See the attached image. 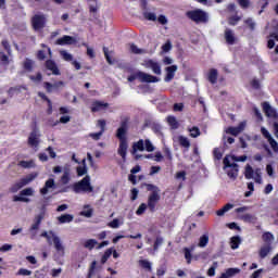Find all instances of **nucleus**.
Segmentation results:
<instances>
[{"instance_id": "f257e3e1", "label": "nucleus", "mask_w": 278, "mask_h": 278, "mask_svg": "<svg viewBox=\"0 0 278 278\" xmlns=\"http://www.w3.org/2000/svg\"><path fill=\"white\" fill-rule=\"evenodd\" d=\"M236 162H247V155H226L224 157V170H226L230 179H236L238 177L239 169Z\"/></svg>"}, {"instance_id": "f03ea898", "label": "nucleus", "mask_w": 278, "mask_h": 278, "mask_svg": "<svg viewBox=\"0 0 278 278\" xmlns=\"http://www.w3.org/2000/svg\"><path fill=\"white\" fill-rule=\"evenodd\" d=\"M187 18H190L193 23L199 24H205L210 23V13L201 10V9H195L188 11L186 13Z\"/></svg>"}, {"instance_id": "7ed1b4c3", "label": "nucleus", "mask_w": 278, "mask_h": 278, "mask_svg": "<svg viewBox=\"0 0 278 278\" xmlns=\"http://www.w3.org/2000/svg\"><path fill=\"white\" fill-rule=\"evenodd\" d=\"M73 190L76 194H81V192L90 194V192H94V187L90 182V176L87 175L80 181L75 182Z\"/></svg>"}, {"instance_id": "20e7f679", "label": "nucleus", "mask_w": 278, "mask_h": 278, "mask_svg": "<svg viewBox=\"0 0 278 278\" xmlns=\"http://www.w3.org/2000/svg\"><path fill=\"white\" fill-rule=\"evenodd\" d=\"M138 151H148V153H153V151H155V146H153V142H151L150 139H140L132 144V155H136Z\"/></svg>"}, {"instance_id": "39448f33", "label": "nucleus", "mask_w": 278, "mask_h": 278, "mask_svg": "<svg viewBox=\"0 0 278 278\" xmlns=\"http://www.w3.org/2000/svg\"><path fill=\"white\" fill-rule=\"evenodd\" d=\"M136 79H139L142 84H157L160 81V78L144 72H137L128 77V81H136Z\"/></svg>"}, {"instance_id": "423d86ee", "label": "nucleus", "mask_w": 278, "mask_h": 278, "mask_svg": "<svg viewBox=\"0 0 278 278\" xmlns=\"http://www.w3.org/2000/svg\"><path fill=\"white\" fill-rule=\"evenodd\" d=\"M38 177V173H31L25 176L24 178H21L18 181H16L12 187L10 188V192H18L21 188H25V186H28V184H31L34 179Z\"/></svg>"}, {"instance_id": "0eeeda50", "label": "nucleus", "mask_w": 278, "mask_h": 278, "mask_svg": "<svg viewBox=\"0 0 278 278\" xmlns=\"http://www.w3.org/2000/svg\"><path fill=\"white\" fill-rule=\"evenodd\" d=\"M244 177L245 179H254L256 184H262V169L261 168L253 169V167L248 164L245 166Z\"/></svg>"}, {"instance_id": "6e6552de", "label": "nucleus", "mask_w": 278, "mask_h": 278, "mask_svg": "<svg viewBox=\"0 0 278 278\" xmlns=\"http://www.w3.org/2000/svg\"><path fill=\"white\" fill-rule=\"evenodd\" d=\"M40 129L34 128L33 131L28 136V146L30 149L37 151L38 147L40 146V138H41Z\"/></svg>"}, {"instance_id": "1a4fd4ad", "label": "nucleus", "mask_w": 278, "mask_h": 278, "mask_svg": "<svg viewBox=\"0 0 278 278\" xmlns=\"http://www.w3.org/2000/svg\"><path fill=\"white\" fill-rule=\"evenodd\" d=\"M35 190L34 188L29 187V188H26V189H23L21 192H20V195H14L13 197V201L15 203L17 202H22V203H29V199L26 198V197H34L35 194Z\"/></svg>"}, {"instance_id": "9d476101", "label": "nucleus", "mask_w": 278, "mask_h": 278, "mask_svg": "<svg viewBox=\"0 0 278 278\" xmlns=\"http://www.w3.org/2000/svg\"><path fill=\"white\" fill-rule=\"evenodd\" d=\"M160 190L155 189V191H152L150 195L148 197V208L150 212H155V206L157 203H160Z\"/></svg>"}, {"instance_id": "9b49d317", "label": "nucleus", "mask_w": 278, "mask_h": 278, "mask_svg": "<svg viewBox=\"0 0 278 278\" xmlns=\"http://www.w3.org/2000/svg\"><path fill=\"white\" fill-rule=\"evenodd\" d=\"M142 66H144V68H151L154 75H162V66L156 61L146 60L142 62Z\"/></svg>"}, {"instance_id": "f8f14e48", "label": "nucleus", "mask_w": 278, "mask_h": 278, "mask_svg": "<svg viewBox=\"0 0 278 278\" xmlns=\"http://www.w3.org/2000/svg\"><path fill=\"white\" fill-rule=\"evenodd\" d=\"M34 29H42L47 23V17L45 15H35L31 20Z\"/></svg>"}, {"instance_id": "ddd939ff", "label": "nucleus", "mask_w": 278, "mask_h": 278, "mask_svg": "<svg viewBox=\"0 0 278 278\" xmlns=\"http://www.w3.org/2000/svg\"><path fill=\"white\" fill-rule=\"evenodd\" d=\"M244 129H247V121L241 122L237 127H228L226 134H230V136H239Z\"/></svg>"}, {"instance_id": "4468645a", "label": "nucleus", "mask_w": 278, "mask_h": 278, "mask_svg": "<svg viewBox=\"0 0 278 278\" xmlns=\"http://www.w3.org/2000/svg\"><path fill=\"white\" fill-rule=\"evenodd\" d=\"M50 233L52 235L51 244L54 245L55 251H58V253H64V244H62V239H60V237H58V235L51 230Z\"/></svg>"}, {"instance_id": "2eb2a0df", "label": "nucleus", "mask_w": 278, "mask_h": 278, "mask_svg": "<svg viewBox=\"0 0 278 278\" xmlns=\"http://www.w3.org/2000/svg\"><path fill=\"white\" fill-rule=\"evenodd\" d=\"M263 112L268 118H278L277 110L270 106V103H263Z\"/></svg>"}, {"instance_id": "dca6fc26", "label": "nucleus", "mask_w": 278, "mask_h": 278, "mask_svg": "<svg viewBox=\"0 0 278 278\" xmlns=\"http://www.w3.org/2000/svg\"><path fill=\"white\" fill-rule=\"evenodd\" d=\"M224 38L227 45H236V42H238V37H236V33H233V30L229 28L225 29Z\"/></svg>"}, {"instance_id": "f3484780", "label": "nucleus", "mask_w": 278, "mask_h": 278, "mask_svg": "<svg viewBox=\"0 0 278 278\" xmlns=\"http://www.w3.org/2000/svg\"><path fill=\"white\" fill-rule=\"evenodd\" d=\"M71 182V166L66 165L63 167V174L60 178L62 186H67Z\"/></svg>"}, {"instance_id": "a211bd4d", "label": "nucleus", "mask_w": 278, "mask_h": 278, "mask_svg": "<svg viewBox=\"0 0 278 278\" xmlns=\"http://www.w3.org/2000/svg\"><path fill=\"white\" fill-rule=\"evenodd\" d=\"M127 149H129L127 141H119L117 153L121 155L123 162H127Z\"/></svg>"}, {"instance_id": "6ab92c4d", "label": "nucleus", "mask_w": 278, "mask_h": 278, "mask_svg": "<svg viewBox=\"0 0 278 278\" xmlns=\"http://www.w3.org/2000/svg\"><path fill=\"white\" fill-rule=\"evenodd\" d=\"M127 124L122 123V126L117 129L116 138H118L119 142H127Z\"/></svg>"}, {"instance_id": "aec40b11", "label": "nucleus", "mask_w": 278, "mask_h": 278, "mask_svg": "<svg viewBox=\"0 0 278 278\" xmlns=\"http://www.w3.org/2000/svg\"><path fill=\"white\" fill-rule=\"evenodd\" d=\"M108 108H110L108 102L94 101L91 104V112H103V110H108Z\"/></svg>"}, {"instance_id": "412c9836", "label": "nucleus", "mask_w": 278, "mask_h": 278, "mask_svg": "<svg viewBox=\"0 0 278 278\" xmlns=\"http://www.w3.org/2000/svg\"><path fill=\"white\" fill-rule=\"evenodd\" d=\"M177 65H172L165 68L166 71V76L164 78V81L168 83V81H173V79H175V73H177Z\"/></svg>"}, {"instance_id": "4be33fe9", "label": "nucleus", "mask_w": 278, "mask_h": 278, "mask_svg": "<svg viewBox=\"0 0 278 278\" xmlns=\"http://www.w3.org/2000/svg\"><path fill=\"white\" fill-rule=\"evenodd\" d=\"M162 244H164V238H162V237H156V239H155V241H154V244H153V249L148 248V249H147V252H148L150 255H155V252L160 249V247H162Z\"/></svg>"}, {"instance_id": "5701e85b", "label": "nucleus", "mask_w": 278, "mask_h": 278, "mask_svg": "<svg viewBox=\"0 0 278 278\" xmlns=\"http://www.w3.org/2000/svg\"><path fill=\"white\" fill-rule=\"evenodd\" d=\"M77 42V39H75L72 36L65 35L56 40V45H75Z\"/></svg>"}, {"instance_id": "b1692460", "label": "nucleus", "mask_w": 278, "mask_h": 278, "mask_svg": "<svg viewBox=\"0 0 278 278\" xmlns=\"http://www.w3.org/2000/svg\"><path fill=\"white\" fill-rule=\"evenodd\" d=\"M22 66L26 73H31V71H34V68L36 66V62H34V60H31V59H25L22 62Z\"/></svg>"}, {"instance_id": "393cba45", "label": "nucleus", "mask_w": 278, "mask_h": 278, "mask_svg": "<svg viewBox=\"0 0 278 278\" xmlns=\"http://www.w3.org/2000/svg\"><path fill=\"white\" fill-rule=\"evenodd\" d=\"M51 188H55V180L53 178H49L46 181L45 187L40 189V194H49Z\"/></svg>"}, {"instance_id": "a878e982", "label": "nucleus", "mask_w": 278, "mask_h": 278, "mask_svg": "<svg viewBox=\"0 0 278 278\" xmlns=\"http://www.w3.org/2000/svg\"><path fill=\"white\" fill-rule=\"evenodd\" d=\"M61 86H64V81H58L54 84L43 83V88H46L47 92H53V90H58Z\"/></svg>"}, {"instance_id": "bb28decb", "label": "nucleus", "mask_w": 278, "mask_h": 278, "mask_svg": "<svg viewBox=\"0 0 278 278\" xmlns=\"http://www.w3.org/2000/svg\"><path fill=\"white\" fill-rule=\"evenodd\" d=\"M46 68L51 71L52 75H60V70L58 68V64H55L52 60L46 61Z\"/></svg>"}, {"instance_id": "cd10ccee", "label": "nucleus", "mask_w": 278, "mask_h": 278, "mask_svg": "<svg viewBox=\"0 0 278 278\" xmlns=\"http://www.w3.org/2000/svg\"><path fill=\"white\" fill-rule=\"evenodd\" d=\"M240 218L243 220V223H252L253 225L257 223V216L251 213H245L241 215Z\"/></svg>"}, {"instance_id": "c85d7f7f", "label": "nucleus", "mask_w": 278, "mask_h": 278, "mask_svg": "<svg viewBox=\"0 0 278 278\" xmlns=\"http://www.w3.org/2000/svg\"><path fill=\"white\" fill-rule=\"evenodd\" d=\"M273 251V247L270 244H264L258 252V255L262 260L268 256V253Z\"/></svg>"}, {"instance_id": "c756f323", "label": "nucleus", "mask_w": 278, "mask_h": 278, "mask_svg": "<svg viewBox=\"0 0 278 278\" xmlns=\"http://www.w3.org/2000/svg\"><path fill=\"white\" fill-rule=\"evenodd\" d=\"M207 79L211 84H216V81H218V70L211 68L207 74Z\"/></svg>"}, {"instance_id": "7c9ffc66", "label": "nucleus", "mask_w": 278, "mask_h": 278, "mask_svg": "<svg viewBox=\"0 0 278 278\" xmlns=\"http://www.w3.org/2000/svg\"><path fill=\"white\" fill-rule=\"evenodd\" d=\"M74 218L75 216H73L72 214H63L56 217V220H59L61 225H64L66 223H73Z\"/></svg>"}, {"instance_id": "2f4dec72", "label": "nucleus", "mask_w": 278, "mask_h": 278, "mask_svg": "<svg viewBox=\"0 0 278 278\" xmlns=\"http://www.w3.org/2000/svg\"><path fill=\"white\" fill-rule=\"evenodd\" d=\"M129 51L136 55H144V53H147V50L138 48L135 43L129 45Z\"/></svg>"}, {"instance_id": "473e14b6", "label": "nucleus", "mask_w": 278, "mask_h": 278, "mask_svg": "<svg viewBox=\"0 0 278 278\" xmlns=\"http://www.w3.org/2000/svg\"><path fill=\"white\" fill-rule=\"evenodd\" d=\"M39 229H40V226L38 224H34V223L31 224L30 228L28 229L31 240H36Z\"/></svg>"}, {"instance_id": "72a5a7b5", "label": "nucleus", "mask_w": 278, "mask_h": 278, "mask_svg": "<svg viewBox=\"0 0 278 278\" xmlns=\"http://www.w3.org/2000/svg\"><path fill=\"white\" fill-rule=\"evenodd\" d=\"M208 243H210V236L203 235L199 239L198 247L200 249H205V247H207Z\"/></svg>"}, {"instance_id": "f704fd0d", "label": "nucleus", "mask_w": 278, "mask_h": 278, "mask_svg": "<svg viewBox=\"0 0 278 278\" xmlns=\"http://www.w3.org/2000/svg\"><path fill=\"white\" fill-rule=\"evenodd\" d=\"M80 216H85V218H92V207H90V204H86L80 212Z\"/></svg>"}, {"instance_id": "c9c22d12", "label": "nucleus", "mask_w": 278, "mask_h": 278, "mask_svg": "<svg viewBox=\"0 0 278 278\" xmlns=\"http://www.w3.org/2000/svg\"><path fill=\"white\" fill-rule=\"evenodd\" d=\"M263 240L266 242V244L271 245L275 240V235L273 232H265L262 236Z\"/></svg>"}, {"instance_id": "e433bc0d", "label": "nucleus", "mask_w": 278, "mask_h": 278, "mask_svg": "<svg viewBox=\"0 0 278 278\" xmlns=\"http://www.w3.org/2000/svg\"><path fill=\"white\" fill-rule=\"evenodd\" d=\"M178 142L180 147H184L185 149H190V140L188 137L179 136Z\"/></svg>"}, {"instance_id": "4c0bfd02", "label": "nucleus", "mask_w": 278, "mask_h": 278, "mask_svg": "<svg viewBox=\"0 0 278 278\" xmlns=\"http://www.w3.org/2000/svg\"><path fill=\"white\" fill-rule=\"evenodd\" d=\"M229 210H233V204H230V203L226 204L223 208L218 210L216 214L218 216H225V214H227Z\"/></svg>"}, {"instance_id": "58836bf2", "label": "nucleus", "mask_w": 278, "mask_h": 278, "mask_svg": "<svg viewBox=\"0 0 278 278\" xmlns=\"http://www.w3.org/2000/svg\"><path fill=\"white\" fill-rule=\"evenodd\" d=\"M98 242L94 239H89L84 242L85 249H88L89 251H92L94 247H97Z\"/></svg>"}, {"instance_id": "ea45409f", "label": "nucleus", "mask_w": 278, "mask_h": 278, "mask_svg": "<svg viewBox=\"0 0 278 278\" xmlns=\"http://www.w3.org/2000/svg\"><path fill=\"white\" fill-rule=\"evenodd\" d=\"M242 242V240L240 239V237H232L230 239V248L232 250L238 249V247H240V243Z\"/></svg>"}, {"instance_id": "a19ab883", "label": "nucleus", "mask_w": 278, "mask_h": 278, "mask_svg": "<svg viewBox=\"0 0 278 278\" xmlns=\"http://www.w3.org/2000/svg\"><path fill=\"white\" fill-rule=\"evenodd\" d=\"M143 18H146V21L155 22V21H157V15L153 12L144 11Z\"/></svg>"}, {"instance_id": "79ce46f5", "label": "nucleus", "mask_w": 278, "mask_h": 278, "mask_svg": "<svg viewBox=\"0 0 278 278\" xmlns=\"http://www.w3.org/2000/svg\"><path fill=\"white\" fill-rule=\"evenodd\" d=\"M191 138H199L201 136V129L199 127L193 126L192 128H188Z\"/></svg>"}, {"instance_id": "37998d69", "label": "nucleus", "mask_w": 278, "mask_h": 278, "mask_svg": "<svg viewBox=\"0 0 278 278\" xmlns=\"http://www.w3.org/2000/svg\"><path fill=\"white\" fill-rule=\"evenodd\" d=\"M18 166H21L22 168H34V166H36V163H34V161H21L18 163Z\"/></svg>"}, {"instance_id": "c03bdc74", "label": "nucleus", "mask_w": 278, "mask_h": 278, "mask_svg": "<svg viewBox=\"0 0 278 278\" xmlns=\"http://www.w3.org/2000/svg\"><path fill=\"white\" fill-rule=\"evenodd\" d=\"M121 225H123V222H121V219L118 218H115L108 224V227H110L111 229H118Z\"/></svg>"}, {"instance_id": "a18cd8bd", "label": "nucleus", "mask_w": 278, "mask_h": 278, "mask_svg": "<svg viewBox=\"0 0 278 278\" xmlns=\"http://www.w3.org/2000/svg\"><path fill=\"white\" fill-rule=\"evenodd\" d=\"M167 123L170 125L172 129H177L179 127V123L177 122V118L174 116L167 117Z\"/></svg>"}, {"instance_id": "49530a36", "label": "nucleus", "mask_w": 278, "mask_h": 278, "mask_svg": "<svg viewBox=\"0 0 278 278\" xmlns=\"http://www.w3.org/2000/svg\"><path fill=\"white\" fill-rule=\"evenodd\" d=\"M60 55L65 60V62H73V54L68 53L66 50H61Z\"/></svg>"}, {"instance_id": "de8ad7c7", "label": "nucleus", "mask_w": 278, "mask_h": 278, "mask_svg": "<svg viewBox=\"0 0 278 278\" xmlns=\"http://www.w3.org/2000/svg\"><path fill=\"white\" fill-rule=\"evenodd\" d=\"M0 62L1 66H8V64H10V59L5 55L3 51H0Z\"/></svg>"}, {"instance_id": "09e8293b", "label": "nucleus", "mask_w": 278, "mask_h": 278, "mask_svg": "<svg viewBox=\"0 0 278 278\" xmlns=\"http://www.w3.org/2000/svg\"><path fill=\"white\" fill-rule=\"evenodd\" d=\"M18 277H29L31 275V270L26 268H20L16 273Z\"/></svg>"}, {"instance_id": "8fccbe9b", "label": "nucleus", "mask_w": 278, "mask_h": 278, "mask_svg": "<svg viewBox=\"0 0 278 278\" xmlns=\"http://www.w3.org/2000/svg\"><path fill=\"white\" fill-rule=\"evenodd\" d=\"M76 173L78 175V177H84V175H87L88 174V167L87 166H78L76 168Z\"/></svg>"}, {"instance_id": "3c124183", "label": "nucleus", "mask_w": 278, "mask_h": 278, "mask_svg": "<svg viewBox=\"0 0 278 278\" xmlns=\"http://www.w3.org/2000/svg\"><path fill=\"white\" fill-rule=\"evenodd\" d=\"M139 265L141 266V268H144L146 270L151 271V262L147 261V260H140L139 261Z\"/></svg>"}, {"instance_id": "603ef678", "label": "nucleus", "mask_w": 278, "mask_h": 278, "mask_svg": "<svg viewBox=\"0 0 278 278\" xmlns=\"http://www.w3.org/2000/svg\"><path fill=\"white\" fill-rule=\"evenodd\" d=\"M111 256H112V248L108 249V250L104 252V254H103V256H102V258H101V263H102V264H105V262H108V260H110Z\"/></svg>"}, {"instance_id": "864d4df0", "label": "nucleus", "mask_w": 278, "mask_h": 278, "mask_svg": "<svg viewBox=\"0 0 278 278\" xmlns=\"http://www.w3.org/2000/svg\"><path fill=\"white\" fill-rule=\"evenodd\" d=\"M267 142L269 143L273 151H275V153H278V143H277V141L271 137L270 139L267 140Z\"/></svg>"}, {"instance_id": "5fc2aeb1", "label": "nucleus", "mask_w": 278, "mask_h": 278, "mask_svg": "<svg viewBox=\"0 0 278 278\" xmlns=\"http://www.w3.org/2000/svg\"><path fill=\"white\" fill-rule=\"evenodd\" d=\"M45 219V211H42L41 213H39L34 220L35 225H39L42 223V220Z\"/></svg>"}, {"instance_id": "6e6d98bb", "label": "nucleus", "mask_w": 278, "mask_h": 278, "mask_svg": "<svg viewBox=\"0 0 278 278\" xmlns=\"http://www.w3.org/2000/svg\"><path fill=\"white\" fill-rule=\"evenodd\" d=\"M147 212V204L141 203L138 207V210L136 211L137 216H142V214Z\"/></svg>"}, {"instance_id": "4d7b16f0", "label": "nucleus", "mask_w": 278, "mask_h": 278, "mask_svg": "<svg viewBox=\"0 0 278 278\" xmlns=\"http://www.w3.org/2000/svg\"><path fill=\"white\" fill-rule=\"evenodd\" d=\"M242 17L238 16V15H235V16H231L229 20H228V23L229 25H238L239 21H241Z\"/></svg>"}, {"instance_id": "13d9d810", "label": "nucleus", "mask_w": 278, "mask_h": 278, "mask_svg": "<svg viewBox=\"0 0 278 278\" xmlns=\"http://www.w3.org/2000/svg\"><path fill=\"white\" fill-rule=\"evenodd\" d=\"M41 238H46L47 242L51 244V241L53 240V235L51 233V231H49V232L43 231L41 233Z\"/></svg>"}, {"instance_id": "bf43d9fd", "label": "nucleus", "mask_w": 278, "mask_h": 278, "mask_svg": "<svg viewBox=\"0 0 278 278\" xmlns=\"http://www.w3.org/2000/svg\"><path fill=\"white\" fill-rule=\"evenodd\" d=\"M238 3L240 5V8H242L243 10H247V8H249L251 5L250 0H238Z\"/></svg>"}, {"instance_id": "052dcab7", "label": "nucleus", "mask_w": 278, "mask_h": 278, "mask_svg": "<svg viewBox=\"0 0 278 278\" xmlns=\"http://www.w3.org/2000/svg\"><path fill=\"white\" fill-rule=\"evenodd\" d=\"M261 132L264 136V138H266V140H270L273 138V136L270 135L268 129H266V127H262Z\"/></svg>"}, {"instance_id": "680f3d73", "label": "nucleus", "mask_w": 278, "mask_h": 278, "mask_svg": "<svg viewBox=\"0 0 278 278\" xmlns=\"http://www.w3.org/2000/svg\"><path fill=\"white\" fill-rule=\"evenodd\" d=\"M101 136H103V131L99 132H91L89 134V138H92V140H101Z\"/></svg>"}, {"instance_id": "e2e57ef3", "label": "nucleus", "mask_w": 278, "mask_h": 278, "mask_svg": "<svg viewBox=\"0 0 278 278\" xmlns=\"http://www.w3.org/2000/svg\"><path fill=\"white\" fill-rule=\"evenodd\" d=\"M213 155H214L215 160H222L223 159V152L218 148L214 149Z\"/></svg>"}, {"instance_id": "0e129e2a", "label": "nucleus", "mask_w": 278, "mask_h": 278, "mask_svg": "<svg viewBox=\"0 0 278 278\" xmlns=\"http://www.w3.org/2000/svg\"><path fill=\"white\" fill-rule=\"evenodd\" d=\"M156 21H159L161 25H168V18L165 15H160L156 17Z\"/></svg>"}, {"instance_id": "69168bd1", "label": "nucleus", "mask_w": 278, "mask_h": 278, "mask_svg": "<svg viewBox=\"0 0 278 278\" xmlns=\"http://www.w3.org/2000/svg\"><path fill=\"white\" fill-rule=\"evenodd\" d=\"M266 173L269 177H275V169L273 168V165L268 164L266 166Z\"/></svg>"}, {"instance_id": "338daca9", "label": "nucleus", "mask_w": 278, "mask_h": 278, "mask_svg": "<svg viewBox=\"0 0 278 278\" xmlns=\"http://www.w3.org/2000/svg\"><path fill=\"white\" fill-rule=\"evenodd\" d=\"M60 275H62V268H58V269L54 268V269L51 270V276L53 278L60 277Z\"/></svg>"}, {"instance_id": "774afa93", "label": "nucleus", "mask_w": 278, "mask_h": 278, "mask_svg": "<svg viewBox=\"0 0 278 278\" xmlns=\"http://www.w3.org/2000/svg\"><path fill=\"white\" fill-rule=\"evenodd\" d=\"M12 249V244H3L1 248H0V251L1 253H8V251H10Z\"/></svg>"}]
</instances>
